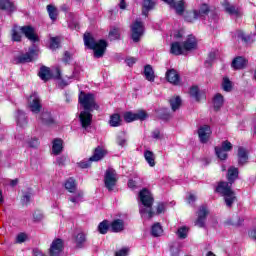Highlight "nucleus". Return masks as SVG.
<instances>
[{
    "label": "nucleus",
    "instance_id": "nucleus-29",
    "mask_svg": "<svg viewBox=\"0 0 256 256\" xmlns=\"http://www.w3.org/2000/svg\"><path fill=\"white\" fill-rule=\"evenodd\" d=\"M105 157V150L101 147H97L94 151L92 157H90V161H101Z\"/></svg>",
    "mask_w": 256,
    "mask_h": 256
},
{
    "label": "nucleus",
    "instance_id": "nucleus-62",
    "mask_svg": "<svg viewBox=\"0 0 256 256\" xmlns=\"http://www.w3.org/2000/svg\"><path fill=\"white\" fill-rule=\"evenodd\" d=\"M153 139H161V132L159 130H154L152 132Z\"/></svg>",
    "mask_w": 256,
    "mask_h": 256
},
{
    "label": "nucleus",
    "instance_id": "nucleus-23",
    "mask_svg": "<svg viewBox=\"0 0 256 256\" xmlns=\"http://www.w3.org/2000/svg\"><path fill=\"white\" fill-rule=\"evenodd\" d=\"M249 159V156L247 155V150L243 147L238 148V163L239 165H245Z\"/></svg>",
    "mask_w": 256,
    "mask_h": 256
},
{
    "label": "nucleus",
    "instance_id": "nucleus-18",
    "mask_svg": "<svg viewBox=\"0 0 256 256\" xmlns=\"http://www.w3.org/2000/svg\"><path fill=\"white\" fill-rule=\"evenodd\" d=\"M39 119L43 125H47L48 127L55 125V119H53V116H51V113L48 111L42 112Z\"/></svg>",
    "mask_w": 256,
    "mask_h": 256
},
{
    "label": "nucleus",
    "instance_id": "nucleus-15",
    "mask_svg": "<svg viewBox=\"0 0 256 256\" xmlns=\"http://www.w3.org/2000/svg\"><path fill=\"white\" fill-rule=\"evenodd\" d=\"M63 251V240L56 239L50 246V256H59Z\"/></svg>",
    "mask_w": 256,
    "mask_h": 256
},
{
    "label": "nucleus",
    "instance_id": "nucleus-58",
    "mask_svg": "<svg viewBox=\"0 0 256 256\" xmlns=\"http://www.w3.org/2000/svg\"><path fill=\"white\" fill-rule=\"evenodd\" d=\"M165 211V203H159L157 205V215H161Z\"/></svg>",
    "mask_w": 256,
    "mask_h": 256
},
{
    "label": "nucleus",
    "instance_id": "nucleus-21",
    "mask_svg": "<svg viewBox=\"0 0 256 256\" xmlns=\"http://www.w3.org/2000/svg\"><path fill=\"white\" fill-rule=\"evenodd\" d=\"M63 151V140L57 138L52 142V153L53 155H60Z\"/></svg>",
    "mask_w": 256,
    "mask_h": 256
},
{
    "label": "nucleus",
    "instance_id": "nucleus-34",
    "mask_svg": "<svg viewBox=\"0 0 256 256\" xmlns=\"http://www.w3.org/2000/svg\"><path fill=\"white\" fill-rule=\"evenodd\" d=\"M170 107L172 111H177L181 107V97L175 96L170 99Z\"/></svg>",
    "mask_w": 256,
    "mask_h": 256
},
{
    "label": "nucleus",
    "instance_id": "nucleus-60",
    "mask_svg": "<svg viewBox=\"0 0 256 256\" xmlns=\"http://www.w3.org/2000/svg\"><path fill=\"white\" fill-rule=\"evenodd\" d=\"M126 63L128 65V67H133V65H135V63H137V59L136 58H128V59H126Z\"/></svg>",
    "mask_w": 256,
    "mask_h": 256
},
{
    "label": "nucleus",
    "instance_id": "nucleus-14",
    "mask_svg": "<svg viewBox=\"0 0 256 256\" xmlns=\"http://www.w3.org/2000/svg\"><path fill=\"white\" fill-rule=\"evenodd\" d=\"M79 119L83 129H87V127H89V125H91V122L93 121V114H91V111L89 110L81 111Z\"/></svg>",
    "mask_w": 256,
    "mask_h": 256
},
{
    "label": "nucleus",
    "instance_id": "nucleus-19",
    "mask_svg": "<svg viewBox=\"0 0 256 256\" xmlns=\"http://www.w3.org/2000/svg\"><path fill=\"white\" fill-rule=\"evenodd\" d=\"M16 123L18 127H21L24 129V127L27 125V116L25 115V112L18 110L16 112Z\"/></svg>",
    "mask_w": 256,
    "mask_h": 256
},
{
    "label": "nucleus",
    "instance_id": "nucleus-57",
    "mask_svg": "<svg viewBox=\"0 0 256 256\" xmlns=\"http://www.w3.org/2000/svg\"><path fill=\"white\" fill-rule=\"evenodd\" d=\"M31 201V194L30 193H25L22 197V203L24 205H27Z\"/></svg>",
    "mask_w": 256,
    "mask_h": 256
},
{
    "label": "nucleus",
    "instance_id": "nucleus-35",
    "mask_svg": "<svg viewBox=\"0 0 256 256\" xmlns=\"http://www.w3.org/2000/svg\"><path fill=\"white\" fill-rule=\"evenodd\" d=\"M111 229V225H109V221L104 220L98 225V231L101 235L107 234V231Z\"/></svg>",
    "mask_w": 256,
    "mask_h": 256
},
{
    "label": "nucleus",
    "instance_id": "nucleus-25",
    "mask_svg": "<svg viewBox=\"0 0 256 256\" xmlns=\"http://www.w3.org/2000/svg\"><path fill=\"white\" fill-rule=\"evenodd\" d=\"M222 5L226 11V13H229V15H237L239 13V10L237 7H235L233 4L229 3V1L224 0L222 2Z\"/></svg>",
    "mask_w": 256,
    "mask_h": 256
},
{
    "label": "nucleus",
    "instance_id": "nucleus-17",
    "mask_svg": "<svg viewBox=\"0 0 256 256\" xmlns=\"http://www.w3.org/2000/svg\"><path fill=\"white\" fill-rule=\"evenodd\" d=\"M166 79L168 83H171L172 85H181V78L175 69H171L166 72Z\"/></svg>",
    "mask_w": 256,
    "mask_h": 256
},
{
    "label": "nucleus",
    "instance_id": "nucleus-49",
    "mask_svg": "<svg viewBox=\"0 0 256 256\" xmlns=\"http://www.w3.org/2000/svg\"><path fill=\"white\" fill-rule=\"evenodd\" d=\"M50 49H59V37H52L50 39Z\"/></svg>",
    "mask_w": 256,
    "mask_h": 256
},
{
    "label": "nucleus",
    "instance_id": "nucleus-3",
    "mask_svg": "<svg viewBox=\"0 0 256 256\" xmlns=\"http://www.w3.org/2000/svg\"><path fill=\"white\" fill-rule=\"evenodd\" d=\"M84 44L86 47H88V49H92L94 51V57L97 59L105 55V51L107 49V42L105 40H99L97 42L91 33H85Z\"/></svg>",
    "mask_w": 256,
    "mask_h": 256
},
{
    "label": "nucleus",
    "instance_id": "nucleus-7",
    "mask_svg": "<svg viewBox=\"0 0 256 256\" xmlns=\"http://www.w3.org/2000/svg\"><path fill=\"white\" fill-rule=\"evenodd\" d=\"M104 183L105 187H107L109 191H113V187L117 185V172H115V169L108 168L106 170Z\"/></svg>",
    "mask_w": 256,
    "mask_h": 256
},
{
    "label": "nucleus",
    "instance_id": "nucleus-31",
    "mask_svg": "<svg viewBox=\"0 0 256 256\" xmlns=\"http://www.w3.org/2000/svg\"><path fill=\"white\" fill-rule=\"evenodd\" d=\"M65 189H67L69 193H75L77 190V182H75V179L69 178L65 183Z\"/></svg>",
    "mask_w": 256,
    "mask_h": 256
},
{
    "label": "nucleus",
    "instance_id": "nucleus-11",
    "mask_svg": "<svg viewBox=\"0 0 256 256\" xmlns=\"http://www.w3.org/2000/svg\"><path fill=\"white\" fill-rule=\"evenodd\" d=\"M28 103L32 113H39L41 111V99L39 98V95L37 93H33L29 97Z\"/></svg>",
    "mask_w": 256,
    "mask_h": 256
},
{
    "label": "nucleus",
    "instance_id": "nucleus-56",
    "mask_svg": "<svg viewBox=\"0 0 256 256\" xmlns=\"http://www.w3.org/2000/svg\"><path fill=\"white\" fill-rule=\"evenodd\" d=\"M78 165L81 167V169H87L88 167H91V158L89 161H82Z\"/></svg>",
    "mask_w": 256,
    "mask_h": 256
},
{
    "label": "nucleus",
    "instance_id": "nucleus-22",
    "mask_svg": "<svg viewBox=\"0 0 256 256\" xmlns=\"http://www.w3.org/2000/svg\"><path fill=\"white\" fill-rule=\"evenodd\" d=\"M233 69H245L247 67V59L238 56L232 61Z\"/></svg>",
    "mask_w": 256,
    "mask_h": 256
},
{
    "label": "nucleus",
    "instance_id": "nucleus-13",
    "mask_svg": "<svg viewBox=\"0 0 256 256\" xmlns=\"http://www.w3.org/2000/svg\"><path fill=\"white\" fill-rule=\"evenodd\" d=\"M164 3H167L175 9L177 15H182L185 12V2L183 0H163Z\"/></svg>",
    "mask_w": 256,
    "mask_h": 256
},
{
    "label": "nucleus",
    "instance_id": "nucleus-20",
    "mask_svg": "<svg viewBox=\"0 0 256 256\" xmlns=\"http://www.w3.org/2000/svg\"><path fill=\"white\" fill-rule=\"evenodd\" d=\"M110 229L113 233H121V231L125 229V222H123L121 219L114 220L110 224Z\"/></svg>",
    "mask_w": 256,
    "mask_h": 256
},
{
    "label": "nucleus",
    "instance_id": "nucleus-10",
    "mask_svg": "<svg viewBox=\"0 0 256 256\" xmlns=\"http://www.w3.org/2000/svg\"><path fill=\"white\" fill-rule=\"evenodd\" d=\"M198 218L195 221V226L203 228L205 227V221H207V215H209V210L207 206H201L197 212Z\"/></svg>",
    "mask_w": 256,
    "mask_h": 256
},
{
    "label": "nucleus",
    "instance_id": "nucleus-41",
    "mask_svg": "<svg viewBox=\"0 0 256 256\" xmlns=\"http://www.w3.org/2000/svg\"><path fill=\"white\" fill-rule=\"evenodd\" d=\"M245 220L239 216H234L232 219L227 221V225H234L235 227H239V225H243Z\"/></svg>",
    "mask_w": 256,
    "mask_h": 256
},
{
    "label": "nucleus",
    "instance_id": "nucleus-52",
    "mask_svg": "<svg viewBox=\"0 0 256 256\" xmlns=\"http://www.w3.org/2000/svg\"><path fill=\"white\" fill-rule=\"evenodd\" d=\"M220 149H222V151H231L233 149V144H231V142L229 141H224L222 142V146L220 147Z\"/></svg>",
    "mask_w": 256,
    "mask_h": 256
},
{
    "label": "nucleus",
    "instance_id": "nucleus-24",
    "mask_svg": "<svg viewBox=\"0 0 256 256\" xmlns=\"http://www.w3.org/2000/svg\"><path fill=\"white\" fill-rule=\"evenodd\" d=\"M237 177H239V169H237L236 167H230L228 169V174H227V179L229 181L230 184L233 185V183L235 182V179H237Z\"/></svg>",
    "mask_w": 256,
    "mask_h": 256
},
{
    "label": "nucleus",
    "instance_id": "nucleus-48",
    "mask_svg": "<svg viewBox=\"0 0 256 256\" xmlns=\"http://www.w3.org/2000/svg\"><path fill=\"white\" fill-rule=\"evenodd\" d=\"M119 37H120L119 29L114 28L109 32L110 41H115V40L119 39Z\"/></svg>",
    "mask_w": 256,
    "mask_h": 256
},
{
    "label": "nucleus",
    "instance_id": "nucleus-12",
    "mask_svg": "<svg viewBox=\"0 0 256 256\" xmlns=\"http://www.w3.org/2000/svg\"><path fill=\"white\" fill-rule=\"evenodd\" d=\"M211 127L209 125L200 126L198 129V137L200 142L208 143L209 139H211Z\"/></svg>",
    "mask_w": 256,
    "mask_h": 256
},
{
    "label": "nucleus",
    "instance_id": "nucleus-61",
    "mask_svg": "<svg viewBox=\"0 0 256 256\" xmlns=\"http://www.w3.org/2000/svg\"><path fill=\"white\" fill-rule=\"evenodd\" d=\"M62 61H64V63H69V61H71V54L69 52H65Z\"/></svg>",
    "mask_w": 256,
    "mask_h": 256
},
{
    "label": "nucleus",
    "instance_id": "nucleus-64",
    "mask_svg": "<svg viewBox=\"0 0 256 256\" xmlns=\"http://www.w3.org/2000/svg\"><path fill=\"white\" fill-rule=\"evenodd\" d=\"M249 236L256 239V227L249 232Z\"/></svg>",
    "mask_w": 256,
    "mask_h": 256
},
{
    "label": "nucleus",
    "instance_id": "nucleus-26",
    "mask_svg": "<svg viewBox=\"0 0 256 256\" xmlns=\"http://www.w3.org/2000/svg\"><path fill=\"white\" fill-rule=\"evenodd\" d=\"M144 77L147 81H150L151 83L155 81V72L153 71V67H151V65L145 66Z\"/></svg>",
    "mask_w": 256,
    "mask_h": 256
},
{
    "label": "nucleus",
    "instance_id": "nucleus-63",
    "mask_svg": "<svg viewBox=\"0 0 256 256\" xmlns=\"http://www.w3.org/2000/svg\"><path fill=\"white\" fill-rule=\"evenodd\" d=\"M33 256H47V255H45L41 250L35 248L33 250Z\"/></svg>",
    "mask_w": 256,
    "mask_h": 256
},
{
    "label": "nucleus",
    "instance_id": "nucleus-54",
    "mask_svg": "<svg viewBox=\"0 0 256 256\" xmlns=\"http://www.w3.org/2000/svg\"><path fill=\"white\" fill-rule=\"evenodd\" d=\"M128 253H129L128 248H122V249L116 251L115 256H127Z\"/></svg>",
    "mask_w": 256,
    "mask_h": 256
},
{
    "label": "nucleus",
    "instance_id": "nucleus-6",
    "mask_svg": "<svg viewBox=\"0 0 256 256\" xmlns=\"http://www.w3.org/2000/svg\"><path fill=\"white\" fill-rule=\"evenodd\" d=\"M78 101L84 111H95V109H99V105L95 102V95L91 93L80 92Z\"/></svg>",
    "mask_w": 256,
    "mask_h": 256
},
{
    "label": "nucleus",
    "instance_id": "nucleus-4",
    "mask_svg": "<svg viewBox=\"0 0 256 256\" xmlns=\"http://www.w3.org/2000/svg\"><path fill=\"white\" fill-rule=\"evenodd\" d=\"M21 32L29 41H32L33 43H36V41H39V37L37 34H35V29L31 26H13L12 28V41H21Z\"/></svg>",
    "mask_w": 256,
    "mask_h": 256
},
{
    "label": "nucleus",
    "instance_id": "nucleus-38",
    "mask_svg": "<svg viewBox=\"0 0 256 256\" xmlns=\"http://www.w3.org/2000/svg\"><path fill=\"white\" fill-rule=\"evenodd\" d=\"M116 143L120 147H125L127 145V136L125 135V132H119L116 138Z\"/></svg>",
    "mask_w": 256,
    "mask_h": 256
},
{
    "label": "nucleus",
    "instance_id": "nucleus-53",
    "mask_svg": "<svg viewBox=\"0 0 256 256\" xmlns=\"http://www.w3.org/2000/svg\"><path fill=\"white\" fill-rule=\"evenodd\" d=\"M27 241V234L25 233H20L16 237V243H25Z\"/></svg>",
    "mask_w": 256,
    "mask_h": 256
},
{
    "label": "nucleus",
    "instance_id": "nucleus-46",
    "mask_svg": "<svg viewBox=\"0 0 256 256\" xmlns=\"http://www.w3.org/2000/svg\"><path fill=\"white\" fill-rule=\"evenodd\" d=\"M83 191L79 190L76 192V195L74 197L70 198L71 203H79L83 201Z\"/></svg>",
    "mask_w": 256,
    "mask_h": 256
},
{
    "label": "nucleus",
    "instance_id": "nucleus-9",
    "mask_svg": "<svg viewBox=\"0 0 256 256\" xmlns=\"http://www.w3.org/2000/svg\"><path fill=\"white\" fill-rule=\"evenodd\" d=\"M147 117V112H145L144 110H140L136 113L126 112L124 114V120L126 121V123H131L133 121H145Z\"/></svg>",
    "mask_w": 256,
    "mask_h": 256
},
{
    "label": "nucleus",
    "instance_id": "nucleus-44",
    "mask_svg": "<svg viewBox=\"0 0 256 256\" xmlns=\"http://www.w3.org/2000/svg\"><path fill=\"white\" fill-rule=\"evenodd\" d=\"M84 242H85V234L83 232H79L75 236V243H76L77 247H81Z\"/></svg>",
    "mask_w": 256,
    "mask_h": 256
},
{
    "label": "nucleus",
    "instance_id": "nucleus-55",
    "mask_svg": "<svg viewBox=\"0 0 256 256\" xmlns=\"http://www.w3.org/2000/svg\"><path fill=\"white\" fill-rule=\"evenodd\" d=\"M33 219H34V221H42V219H43V212H41V211L34 212Z\"/></svg>",
    "mask_w": 256,
    "mask_h": 256
},
{
    "label": "nucleus",
    "instance_id": "nucleus-32",
    "mask_svg": "<svg viewBox=\"0 0 256 256\" xmlns=\"http://www.w3.org/2000/svg\"><path fill=\"white\" fill-rule=\"evenodd\" d=\"M144 157L150 167H155V154L153 152L146 150Z\"/></svg>",
    "mask_w": 256,
    "mask_h": 256
},
{
    "label": "nucleus",
    "instance_id": "nucleus-59",
    "mask_svg": "<svg viewBox=\"0 0 256 256\" xmlns=\"http://www.w3.org/2000/svg\"><path fill=\"white\" fill-rule=\"evenodd\" d=\"M66 161H67V157L60 156L57 158L56 163H57V165H65Z\"/></svg>",
    "mask_w": 256,
    "mask_h": 256
},
{
    "label": "nucleus",
    "instance_id": "nucleus-16",
    "mask_svg": "<svg viewBox=\"0 0 256 256\" xmlns=\"http://www.w3.org/2000/svg\"><path fill=\"white\" fill-rule=\"evenodd\" d=\"M37 56V50L35 48H29V51L26 54H22L18 57L19 63H31L33 59Z\"/></svg>",
    "mask_w": 256,
    "mask_h": 256
},
{
    "label": "nucleus",
    "instance_id": "nucleus-8",
    "mask_svg": "<svg viewBox=\"0 0 256 256\" xmlns=\"http://www.w3.org/2000/svg\"><path fill=\"white\" fill-rule=\"evenodd\" d=\"M132 39L135 43H138V41L141 39V36L143 35L145 31V27L143 26V22L136 20L132 26Z\"/></svg>",
    "mask_w": 256,
    "mask_h": 256
},
{
    "label": "nucleus",
    "instance_id": "nucleus-28",
    "mask_svg": "<svg viewBox=\"0 0 256 256\" xmlns=\"http://www.w3.org/2000/svg\"><path fill=\"white\" fill-rule=\"evenodd\" d=\"M155 5V0H144L142 14L145 15V17H147L149 11H151V9L155 7Z\"/></svg>",
    "mask_w": 256,
    "mask_h": 256
},
{
    "label": "nucleus",
    "instance_id": "nucleus-42",
    "mask_svg": "<svg viewBox=\"0 0 256 256\" xmlns=\"http://www.w3.org/2000/svg\"><path fill=\"white\" fill-rule=\"evenodd\" d=\"M215 151L218 159L221 161H225V159H227V151L221 149L219 146L215 148Z\"/></svg>",
    "mask_w": 256,
    "mask_h": 256
},
{
    "label": "nucleus",
    "instance_id": "nucleus-33",
    "mask_svg": "<svg viewBox=\"0 0 256 256\" xmlns=\"http://www.w3.org/2000/svg\"><path fill=\"white\" fill-rule=\"evenodd\" d=\"M223 103H224L223 95L219 93L216 94L213 98L214 109H221V107H223Z\"/></svg>",
    "mask_w": 256,
    "mask_h": 256
},
{
    "label": "nucleus",
    "instance_id": "nucleus-39",
    "mask_svg": "<svg viewBox=\"0 0 256 256\" xmlns=\"http://www.w3.org/2000/svg\"><path fill=\"white\" fill-rule=\"evenodd\" d=\"M185 19L186 21H188V23H193V21H196V19H199V12L197 10L188 12L185 15Z\"/></svg>",
    "mask_w": 256,
    "mask_h": 256
},
{
    "label": "nucleus",
    "instance_id": "nucleus-51",
    "mask_svg": "<svg viewBox=\"0 0 256 256\" xmlns=\"http://www.w3.org/2000/svg\"><path fill=\"white\" fill-rule=\"evenodd\" d=\"M231 82L229 81V78H223V82H222V89L224 91H231Z\"/></svg>",
    "mask_w": 256,
    "mask_h": 256
},
{
    "label": "nucleus",
    "instance_id": "nucleus-43",
    "mask_svg": "<svg viewBox=\"0 0 256 256\" xmlns=\"http://www.w3.org/2000/svg\"><path fill=\"white\" fill-rule=\"evenodd\" d=\"M47 11L49 13L50 19H52V21H55V19H57V8H55L53 5H48Z\"/></svg>",
    "mask_w": 256,
    "mask_h": 256
},
{
    "label": "nucleus",
    "instance_id": "nucleus-50",
    "mask_svg": "<svg viewBox=\"0 0 256 256\" xmlns=\"http://www.w3.org/2000/svg\"><path fill=\"white\" fill-rule=\"evenodd\" d=\"M237 37L238 39H241V41H244V43H249V41H251V36H245V33L241 30L237 31Z\"/></svg>",
    "mask_w": 256,
    "mask_h": 256
},
{
    "label": "nucleus",
    "instance_id": "nucleus-47",
    "mask_svg": "<svg viewBox=\"0 0 256 256\" xmlns=\"http://www.w3.org/2000/svg\"><path fill=\"white\" fill-rule=\"evenodd\" d=\"M190 95L193 97L196 101H200L199 97V88L197 86H193L190 88Z\"/></svg>",
    "mask_w": 256,
    "mask_h": 256
},
{
    "label": "nucleus",
    "instance_id": "nucleus-37",
    "mask_svg": "<svg viewBox=\"0 0 256 256\" xmlns=\"http://www.w3.org/2000/svg\"><path fill=\"white\" fill-rule=\"evenodd\" d=\"M109 124L111 127L121 126V116L119 114H113L112 116H110Z\"/></svg>",
    "mask_w": 256,
    "mask_h": 256
},
{
    "label": "nucleus",
    "instance_id": "nucleus-30",
    "mask_svg": "<svg viewBox=\"0 0 256 256\" xmlns=\"http://www.w3.org/2000/svg\"><path fill=\"white\" fill-rule=\"evenodd\" d=\"M0 9L11 13L15 9V5H13L9 0H0Z\"/></svg>",
    "mask_w": 256,
    "mask_h": 256
},
{
    "label": "nucleus",
    "instance_id": "nucleus-36",
    "mask_svg": "<svg viewBox=\"0 0 256 256\" xmlns=\"http://www.w3.org/2000/svg\"><path fill=\"white\" fill-rule=\"evenodd\" d=\"M151 234L153 237H160V235H163V227H161L160 223H155L152 226Z\"/></svg>",
    "mask_w": 256,
    "mask_h": 256
},
{
    "label": "nucleus",
    "instance_id": "nucleus-45",
    "mask_svg": "<svg viewBox=\"0 0 256 256\" xmlns=\"http://www.w3.org/2000/svg\"><path fill=\"white\" fill-rule=\"evenodd\" d=\"M209 11H210L209 5L202 4L200 6L199 11H197V12H198L199 17H203V15H209Z\"/></svg>",
    "mask_w": 256,
    "mask_h": 256
},
{
    "label": "nucleus",
    "instance_id": "nucleus-1",
    "mask_svg": "<svg viewBox=\"0 0 256 256\" xmlns=\"http://www.w3.org/2000/svg\"><path fill=\"white\" fill-rule=\"evenodd\" d=\"M139 199L141 205L139 207L140 215L142 219H153L155 217V212H153V203L155 199L153 194L147 188H144L139 193Z\"/></svg>",
    "mask_w": 256,
    "mask_h": 256
},
{
    "label": "nucleus",
    "instance_id": "nucleus-5",
    "mask_svg": "<svg viewBox=\"0 0 256 256\" xmlns=\"http://www.w3.org/2000/svg\"><path fill=\"white\" fill-rule=\"evenodd\" d=\"M231 183L228 182H220L216 187V193H219L224 197V201L227 207H231L233 203H235V192L231 189Z\"/></svg>",
    "mask_w": 256,
    "mask_h": 256
},
{
    "label": "nucleus",
    "instance_id": "nucleus-27",
    "mask_svg": "<svg viewBox=\"0 0 256 256\" xmlns=\"http://www.w3.org/2000/svg\"><path fill=\"white\" fill-rule=\"evenodd\" d=\"M38 75L42 81H49V79H51V70L49 67L43 66L40 68Z\"/></svg>",
    "mask_w": 256,
    "mask_h": 256
},
{
    "label": "nucleus",
    "instance_id": "nucleus-2",
    "mask_svg": "<svg viewBox=\"0 0 256 256\" xmlns=\"http://www.w3.org/2000/svg\"><path fill=\"white\" fill-rule=\"evenodd\" d=\"M193 49H197V39L190 35L184 42L175 41L170 45V53L171 55H185L187 51H193Z\"/></svg>",
    "mask_w": 256,
    "mask_h": 256
},
{
    "label": "nucleus",
    "instance_id": "nucleus-40",
    "mask_svg": "<svg viewBox=\"0 0 256 256\" xmlns=\"http://www.w3.org/2000/svg\"><path fill=\"white\" fill-rule=\"evenodd\" d=\"M176 233H177L179 239H187V235H189V227L182 226V227L178 228Z\"/></svg>",
    "mask_w": 256,
    "mask_h": 256
}]
</instances>
